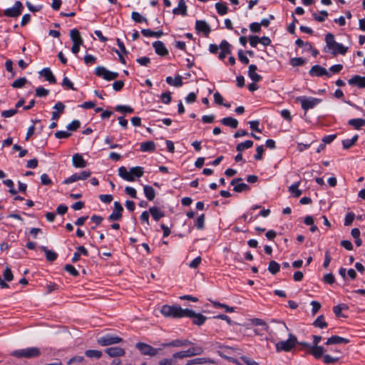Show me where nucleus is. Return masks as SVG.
Listing matches in <instances>:
<instances>
[{
  "mask_svg": "<svg viewBox=\"0 0 365 365\" xmlns=\"http://www.w3.org/2000/svg\"><path fill=\"white\" fill-rule=\"evenodd\" d=\"M325 41V52H328L330 51L331 53L334 56H336L337 54L344 55L347 52L348 48L341 43L336 42L334 40V36L331 33H328L326 34Z\"/></svg>",
  "mask_w": 365,
  "mask_h": 365,
  "instance_id": "1",
  "label": "nucleus"
},
{
  "mask_svg": "<svg viewBox=\"0 0 365 365\" xmlns=\"http://www.w3.org/2000/svg\"><path fill=\"white\" fill-rule=\"evenodd\" d=\"M187 309H182L180 306L163 305L161 307L160 312L166 317L182 318L185 317Z\"/></svg>",
  "mask_w": 365,
  "mask_h": 365,
  "instance_id": "2",
  "label": "nucleus"
},
{
  "mask_svg": "<svg viewBox=\"0 0 365 365\" xmlns=\"http://www.w3.org/2000/svg\"><path fill=\"white\" fill-rule=\"evenodd\" d=\"M41 352L39 348L36 346L27 347L26 349L14 350L11 353L12 356L21 359H34L41 355Z\"/></svg>",
  "mask_w": 365,
  "mask_h": 365,
  "instance_id": "3",
  "label": "nucleus"
},
{
  "mask_svg": "<svg viewBox=\"0 0 365 365\" xmlns=\"http://www.w3.org/2000/svg\"><path fill=\"white\" fill-rule=\"evenodd\" d=\"M298 341L295 335L292 333L289 334V337L287 340L279 341L275 344L277 352L285 351L289 352L297 344Z\"/></svg>",
  "mask_w": 365,
  "mask_h": 365,
  "instance_id": "4",
  "label": "nucleus"
},
{
  "mask_svg": "<svg viewBox=\"0 0 365 365\" xmlns=\"http://www.w3.org/2000/svg\"><path fill=\"white\" fill-rule=\"evenodd\" d=\"M297 101L300 102L302 108L305 111L314 108L322 102L320 98L306 96H299L297 98Z\"/></svg>",
  "mask_w": 365,
  "mask_h": 365,
  "instance_id": "5",
  "label": "nucleus"
},
{
  "mask_svg": "<svg viewBox=\"0 0 365 365\" xmlns=\"http://www.w3.org/2000/svg\"><path fill=\"white\" fill-rule=\"evenodd\" d=\"M123 341L121 337L110 334H105L97 339L98 344L103 346L118 344Z\"/></svg>",
  "mask_w": 365,
  "mask_h": 365,
  "instance_id": "6",
  "label": "nucleus"
},
{
  "mask_svg": "<svg viewBox=\"0 0 365 365\" xmlns=\"http://www.w3.org/2000/svg\"><path fill=\"white\" fill-rule=\"evenodd\" d=\"M135 347L140 351L143 355L155 356L158 354L160 349L153 347L151 345L144 342H138L135 344Z\"/></svg>",
  "mask_w": 365,
  "mask_h": 365,
  "instance_id": "7",
  "label": "nucleus"
},
{
  "mask_svg": "<svg viewBox=\"0 0 365 365\" xmlns=\"http://www.w3.org/2000/svg\"><path fill=\"white\" fill-rule=\"evenodd\" d=\"M95 73L106 81H112L118 77V73L110 71L103 66H98L95 70Z\"/></svg>",
  "mask_w": 365,
  "mask_h": 365,
  "instance_id": "8",
  "label": "nucleus"
},
{
  "mask_svg": "<svg viewBox=\"0 0 365 365\" xmlns=\"http://www.w3.org/2000/svg\"><path fill=\"white\" fill-rule=\"evenodd\" d=\"M24 6L20 1H16L11 8H8L4 11V14L7 17L16 18L22 13Z\"/></svg>",
  "mask_w": 365,
  "mask_h": 365,
  "instance_id": "9",
  "label": "nucleus"
},
{
  "mask_svg": "<svg viewBox=\"0 0 365 365\" xmlns=\"http://www.w3.org/2000/svg\"><path fill=\"white\" fill-rule=\"evenodd\" d=\"M185 317L192 318V323L197 326L202 325L207 319L205 316L200 313L197 314L193 310L189 309H187Z\"/></svg>",
  "mask_w": 365,
  "mask_h": 365,
  "instance_id": "10",
  "label": "nucleus"
},
{
  "mask_svg": "<svg viewBox=\"0 0 365 365\" xmlns=\"http://www.w3.org/2000/svg\"><path fill=\"white\" fill-rule=\"evenodd\" d=\"M123 212V207L121 204L115 201L114 202V209L112 213L108 216V220L110 222L118 221L122 217V212Z\"/></svg>",
  "mask_w": 365,
  "mask_h": 365,
  "instance_id": "11",
  "label": "nucleus"
},
{
  "mask_svg": "<svg viewBox=\"0 0 365 365\" xmlns=\"http://www.w3.org/2000/svg\"><path fill=\"white\" fill-rule=\"evenodd\" d=\"M242 179L241 178H237L232 180L230 184L234 185L233 190L236 192H242L244 191H248L250 190V187L244 182L238 183L241 182Z\"/></svg>",
  "mask_w": 365,
  "mask_h": 365,
  "instance_id": "12",
  "label": "nucleus"
},
{
  "mask_svg": "<svg viewBox=\"0 0 365 365\" xmlns=\"http://www.w3.org/2000/svg\"><path fill=\"white\" fill-rule=\"evenodd\" d=\"M309 73L312 76L320 77L326 76L328 78L331 76L330 73L327 71V70L319 65L313 66L309 70Z\"/></svg>",
  "mask_w": 365,
  "mask_h": 365,
  "instance_id": "13",
  "label": "nucleus"
},
{
  "mask_svg": "<svg viewBox=\"0 0 365 365\" xmlns=\"http://www.w3.org/2000/svg\"><path fill=\"white\" fill-rule=\"evenodd\" d=\"M195 29L198 33H203L205 36H207L211 31L209 24L202 20H197L195 22Z\"/></svg>",
  "mask_w": 365,
  "mask_h": 365,
  "instance_id": "14",
  "label": "nucleus"
},
{
  "mask_svg": "<svg viewBox=\"0 0 365 365\" xmlns=\"http://www.w3.org/2000/svg\"><path fill=\"white\" fill-rule=\"evenodd\" d=\"M192 344V342L187 339H175L168 343L162 344L163 347H182Z\"/></svg>",
  "mask_w": 365,
  "mask_h": 365,
  "instance_id": "15",
  "label": "nucleus"
},
{
  "mask_svg": "<svg viewBox=\"0 0 365 365\" xmlns=\"http://www.w3.org/2000/svg\"><path fill=\"white\" fill-rule=\"evenodd\" d=\"M153 46L155 49V53L160 56H165L168 54V50L165 47L163 42L160 41H155L153 43Z\"/></svg>",
  "mask_w": 365,
  "mask_h": 365,
  "instance_id": "16",
  "label": "nucleus"
},
{
  "mask_svg": "<svg viewBox=\"0 0 365 365\" xmlns=\"http://www.w3.org/2000/svg\"><path fill=\"white\" fill-rule=\"evenodd\" d=\"M105 352L110 357L122 356L125 354L124 349L118 346L107 348Z\"/></svg>",
  "mask_w": 365,
  "mask_h": 365,
  "instance_id": "17",
  "label": "nucleus"
},
{
  "mask_svg": "<svg viewBox=\"0 0 365 365\" xmlns=\"http://www.w3.org/2000/svg\"><path fill=\"white\" fill-rule=\"evenodd\" d=\"M348 83L351 86H356L360 88H365V76L355 75L348 81Z\"/></svg>",
  "mask_w": 365,
  "mask_h": 365,
  "instance_id": "18",
  "label": "nucleus"
},
{
  "mask_svg": "<svg viewBox=\"0 0 365 365\" xmlns=\"http://www.w3.org/2000/svg\"><path fill=\"white\" fill-rule=\"evenodd\" d=\"M72 162L73 166L77 168H83L87 166V162L79 153H76L73 155Z\"/></svg>",
  "mask_w": 365,
  "mask_h": 365,
  "instance_id": "19",
  "label": "nucleus"
},
{
  "mask_svg": "<svg viewBox=\"0 0 365 365\" xmlns=\"http://www.w3.org/2000/svg\"><path fill=\"white\" fill-rule=\"evenodd\" d=\"M324 353V349L321 346H312L310 347V350L308 351V354L312 355L317 359L323 357Z\"/></svg>",
  "mask_w": 365,
  "mask_h": 365,
  "instance_id": "20",
  "label": "nucleus"
},
{
  "mask_svg": "<svg viewBox=\"0 0 365 365\" xmlns=\"http://www.w3.org/2000/svg\"><path fill=\"white\" fill-rule=\"evenodd\" d=\"M349 342V339L346 338H344L337 335L331 336L328 338L326 342L327 345L331 344H348Z\"/></svg>",
  "mask_w": 365,
  "mask_h": 365,
  "instance_id": "21",
  "label": "nucleus"
},
{
  "mask_svg": "<svg viewBox=\"0 0 365 365\" xmlns=\"http://www.w3.org/2000/svg\"><path fill=\"white\" fill-rule=\"evenodd\" d=\"M257 67L256 65L251 64L249 66L248 76L253 82H259L262 80V76L256 73Z\"/></svg>",
  "mask_w": 365,
  "mask_h": 365,
  "instance_id": "22",
  "label": "nucleus"
},
{
  "mask_svg": "<svg viewBox=\"0 0 365 365\" xmlns=\"http://www.w3.org/2000/svg\"><path fill=\"white\" fill-rule=\"evenodd\" d=\"M40 75L43 76L46 81H48L50 83H56V80L53 74L52 73L51 69L49 68H44L40 72Z\"/></svg>",
  "mask_w": 365,
  "mask_h": 365,
  "instance_id": "23",
  "label": "nucleus"
},
{
  "mask_svg": "<svg viewBox=\"0 0 365 365\" xmlns=\"http://www.w3.org/2000/svg\"><path fill=\"white\" fill-rule=\"evenodd\" d=\"M118 175L123 180L128 182H133L135 180L133 176L130 174L126 168L124 166H121L118 168Z\"/></svg>",
  "mask_w": 365,
  "mask_h": 365,
  "instance_id": "24",
  "label": "nucleus"
},
{
  "mask_svg": "<svg viewBox=\"0 0 365 365\" xmlns=\"http://www.w3.org/2000/svg\"><path fill=\"white\" fill-rule=\"evenodd\" d=\"M173 13L175 15L181 14L182 16H185L187 14V6L185 4V1L184 0H180L178 7L173 10Z\"/></svg>",
  "mask_w": 365,
  "mask_h": 365,
  "instance_id": "25",
  "label": "nucleus"
},
{
  "mask_svg": "<svg viewBox=\"0 0 365 365\" xmlns=\"http://www.w3.org/2000/svg\"><path fill=\"white\" fill-rule=\"evenodd\" d=\"M149 212L155 221H158L165 216V213L158 207H151L149 208Z\"/></svg>",
  "mask_w": 365,
  "mask_h": 365,
  "instance_id": "26",
  "label": "nucleus"
},
{
  "mask_svg": "<svg viewBox=\"0 0 365 365\" xmlns=\"http://www.w3.org/2000/svg\"><path fill=\"white\" fill-rule=\"evenodd\" d=\"M155 150V144L153 141L149 140L140 143L142 152H153Z\"/></svg>",
  "mask_w": 365,
  "mask_h": 365,
  "instance_id": "27",
  "label": "nucleus"
},
{
  "mask_svg": "<svg viewBox=\"0 0 365 365\" xmlns=\"http://www.w3.org/2000/svg\"><path fill=\"white\" fill-rule=\"evenodd\" d=\"M348 125L352 126L356 130H359L365 125V119L353 118L348 121Z\"/></svg>",
  "mask_w": 365,
  "mask_h": 365,
  "instance_id": "28",
  "label": "nucleus"
},
{
  "mask_svg": "<svg viewBox=\"0 0 365 365\" xmlns=\"http://www.w3.org/2000/svg\"><path fill=\"white\" fill-rule=\"evenodd\" d=\"M221 123L224 125L229 126L232 128H236L238 125V120L232 117H226L220 120Z\"/></svg>",
  "mask_w": 365,
  "mask_h": 365,
  "instance_id": "29",
  "label": "nucleus"
},
{
  "mask_svg": "<svg viewBox=\"0 0 365 365\" xmlns=\"http://www.w3.org/2000/svg\"><path fill=\"white\" fill-rule=\"evenodd\" d=\"M40 249L45 252L46 259L49 262H53L57 259L58 255L53 251L49 250L46 247L41 246Z\"/></svg>",
  "mask_w": 365,
  "mask_h": 365,
  "instance_id": "30",
  "label": "nucleus"
},
{
  "mask_svg": "<svg viewBox=\"0 0 365 365\" xmlns=\"http://www.w3.org/2000/svg\"><path fill=\"white\" fill-rule=\"evenodd\" d=\"M166 82L168 84L175 87H180L182 85V79L180 76H178L175 78L168 76L166 78Z\"/></svg>",
  "mask_w": 365,
  "mask_h": 365,
  "instance_id": "31",
  "label": "nucleus"
},
{
  "mask_svg": "<svg viewBox=\"0 0 365 365\" xmlns=\"http://www.w3.org/2000/svg\"><path fill=\"white\" fill-rule=\"evenodd\" d=\"M299 185L300 181H298L289 187V192H291L294 197H299L302 194V191L299 189Z\"/></svg>",
  "mask_w": 365,
  "mask_h": 365,
  "instance_id": "32",
  "label": "nucleus"
},
{
  "mask_svg": "<svg viewBox=\"0 0 365 365\" xmlns=\"http://www.w3.org/2000/svg\"><path fill=\"white\" fill-rule=\"evenodd\" d=\"M143 190L145 197L148 200H153L155 196V192L154 189L150 185H145L143 187Z\"/></svg>",
  "mask_w": 365,
  "mask_h": 365,
  "instance_id": "33",
  "label": "nucleus"
},
{
  "mask_svg": "<svg viewBox=\"0 0 365 365\" xmlns=\"http://www.w3.org/2000/svg\"><path fill=\"white\" fill-rule=\"evenodd\" d=\"M70 36L73 43H83V39L81 37L80 32L76 29L70 31Z\"/></svg>",
  "mask_w": 365,
  "mask_h": 365,
  "instance_id": "34",
  "label": "nucleus"
},
{
  "mask_svg": "<svg viewBox=\"0 0 365 365\" xmlns=\"http://www.w3.org/2000/svg\"><path fill=\"white\" fill-rule=\"evenodd\" d=\"M252 146H253V141L250 140H247L245 142L237 144L236 146V150L240 153L245 149L252 148Z\"/></svg>",
  "mask_w": 365,
  "mask_h": 365,
  "instance_id": "35",
  "label": "nucleus"
},
{
  "mask_svg": "<svg viewBox=\"0 0 365 365\" xmlns=\"http://www.w3.org/2000/svg\"><path fill=\"white\" fill-rule=\"evenodd\" d=\"M129 173L133 176L134 178L135 177L140 178L144 174V169L143 167L140 166L133 167L130 169Z\"/></svg>",
  "mask_w": 365,
  "mask_h": 365,
  "instance_id": "36",
  "label": "nucleus"
},
{
  "mask_svg": "<svg viewBox=\"0 0 365 365\" xmlns=\"http://www.w3.org/2000/svg\"><path fill=\"white\" fill-rule=\"evenodd\" d=\"M280 269V265L274 260H272L269 263L268 271L272 274H276Z\"/></svg>",
  "mask_w": 365,
  "mask_h": 365,
  "instance_id": "37",
  "label": "nucleus"
},
{
  "mask_svg": "<svg viewBox=\"0 0 365 365\" xmlns=\"http://www.w3.org/2000/svg\"><path fill=\"white\" fill-rule=\"evenodd\" d=\"M28 82V80L25 77H21L19 78L16 79L12 83L11 86L14 88H23L26 83Z\"/></svg>",
  "mask_w": 365,
  "mask_h": 365,
  "instance_id": "38",
  "label": "nucleus"
},
{
  "mask_svg": "<svg viewBox=\"0 0 365 365\" xmlns=\"http://www.w3.org/2000/svg\"><path fill=\"white\" fill-rule=\"evenodd\" d=\"M215 9H216L218 14H220L221 16L226 14L228 11V8H227L226 4H225V3H220V2L216 3Z\"/></svg>",
  "mask_w": 365,
  "mask_h": 365,
  "instance_id": "39",
  "label": "nucleus"
},
{
  "mask_svg": "<svg viewBox=\"0 0 365 365\" xmlns=\"http://www.w3.org/2000/svg\"><path fill=\"white\" fill-rule=\"evenodd\" d=\"M85 355L88 358L100 359L102 356V352L99 350L88 349L85 351Z\"/></svg>",
  "mask_w": 365,
  "mask_h": 365,
  "instance_id": "40",
  "label": "nucleus"
},
{
  "mask_svg": "<svg viewBox=\"0 0 365 365\" xmlns=\"http://www.w3.org/2000/svg\"><path fill=\"white\" fill-rule=\"evenodd\" d=\"M313 325L316 327L323 329L327 327V323L325 322L324 316L319 315L313 322Z\"/></svg>",
  "mask_w": 365,
  "mask_h": 365,
  "instance_id": "41",
  "label": "nucleus"
},
{
  "mask_svg": "<svg viewBox=\"0 0 365 365\" xmlns=\"http://www.w3.org/2000/svg\"><path fill=\"white\" fill-rule=\"evenodd\" d=\"M348 306L345 304H341L333 307V312L337 317H343L344 315L341 314L343 309H347Z\"/></svg>",
  "mask_w": 365,
  "mask_h": 365,
  "instance_id": "42",
  "label": "nucleus"
},
{
  "mask_svg": "<svg viewBox=\"0 0 365 365\" xmlns=\"http://www.w3.org/2000/svg\"><path fill=\"white\" fill-rule=\"evenodd\" d=\"M213 307L215 308H222L225 309L226 312H233L235 311V308L232 307H229L225 304H222L218 302H212Z\"/></svg>",
  "mask_w": 365,
  "mask_h": 365,
  "instance_id": "43",
  "label": "nucleus"
},
{
  "mask_svg": "<svg viewBox=\"0 0 365 365\" xmlns=\"http://www.w3.org/2000/svg\"><path fill=\"white\" fill-rule=\"evenodd\" d=\"M205 214L200 215L195 220V225L197 230H202L205 227Z\"/></svg>",
  "mask_w": 365,
  "mask_h": 365,
  "instance_id": "44",
  "label": "nucleus"
},
{
  "mask_svg": "<svg viewBox=\"0 0 365 365\" xmlns=\"http://www.w3.org/2000/svg\"><path fill=\"white\" fill-rule=\"evenodd\" d=\"M312 16L314 20L319 22H323L324 21L325 19L328 16V12L324 10L320 11V14L314 13Z\"/></svg>",
  "mask_w": 365,
  "mask_h": 365,
  "instance_id": "45",
  "label": "nucleus"
},
{
  "mask_svg": "<svg viewBox=\"0 0 365 365\" xmlns=\"http://www.w3.org/2000/svg\"><path fill=\"white\" fill-rule=\"evenodd\" d=\"M115 110L118 112L132 113L134 109L128 106L118 105L115 106Z\"/></svg>",
  "mask_w": 365,
  "mask_h": 365,
  "instance_id": "46",
  "label": "nucleus"
},
{
  "mask_svg": "<svg viewBox=\"0 0 365 365\" xmlns=\"http://www.w3.org/2000/svg\"><path fill=\"white\" fill-rule=\"evenodd\" d=\"M48 93H49V91L44 88L42 86L38 87L35 91L36 96L39 97V98L46 97V96L48 95Z\"/></svg>",
  "mask_w": 365,
  "mask_h": 365,
  "instance_id": "47",
  "label": "nucleus"
},
{
  "mask_svg": "<svg viewBox=\"0 0 365 365\" xmlns=\"http://www.w3.org/2000/svg\"><path fill=\"white\" fill-rule=\"evenodd\" d=\"M219 48L221 49V51L231 53V45L226 40H222L221 41Z\"/></svg>",
  "mask_w": 365,
  "mask_h": 365,
  "instance_id": "48",
  "label": "nucleus"
},
{
  "mask_svg": "<svg viewBox=\"0 0 365 365\" xmlns=\"http://www.w3.org/2000/svg\"><path fill=\"white\" fill-rule=\"evenodd\" d=\"M339 360V357H334L329 354H324L323 356V361L326 364H334Z\"/></svg>",
  "mask_w": 365,
  "mask_h": 365,
  "instance_id": "49",
  "label": "nucleus"
},
{
  "mask_svg": "<svg viewBox=\"0 0 365 365\" xmlns=\"http://www.w3.org/2000/svg\"><path fill=\"white\" fill-rule=\"evenodd\" d=\"M207 362H210V361L206 358H196L188 361L186 365L201 364Z\"/></svg>",
  "mask_w": 365,
  "mask_h": 365,
  "instance_id": "50",
  "label": "nucleus"
},
{
  "mask_svg": "<svg viewBox=\"0 0 365 365\" xmlns=\"http://www.w3.org/2000/svg\"><path fill=\"white\" fill-rule=\"evenodd\" d=\"M305 63V60L301 57H295L290 59V64L294 66H302Z\"/></svg>",
  "mask_w": 365,
  "mask_h": 365,
  "instance_id": "51",
  "label": "nucleus"
},
{
  "mask_svg": "<svg viewBox=\"0 0 365 365\" xmlns=\"http://www.w3.org/2000/svg\"><path fill=\"white\" fill-rule=\"evenodd\" d=\"M131 18L133 21H135L137 23H141V22H147V19L142 16L138 12L133 11L131 14Z\"/></svg>",
  "mask_w": 365,
  "mask_h": 365,
  "instance_id": "52",
  "label": "nucleus"
},
{
  "mask_svg": "<svg viewBox=\"0 0 365 365\" xmlns=\"http://www.w3.org/2000/svg\"><path fill=\"white\" fill-rule=\"evenodd\" d=\"M161 101L165 104H169L172 101L171 93L168 91L163 93L160 96Z\"/></svg>",
  "mask_w": 365,
  "mask_h": 365,
  "instance_id": "53",
  "label": "nucleus"
},
{
  "mask_svg": "<svg viewBox=\"0 0 365 365\" xmlns=\"http://www.w3.org/2000/svg\"><path fill=\"white\" fill-rule=\"evenodd\" d=\"M177 361L173 357L172 358H164L159 361V365H176Z\"/></svg>",
  "mask_w": 365,
  "mask_h": 365,
  "instance_id": "54",
  "label": "nucleus"
},
{
  "mask_svg": "<svg viewBox=\"0 0 365 365\" xmlns=\"http://www.w3.org/2000/svg\"><path fill=\"white\" fill-rule=\"evenodd\" d=\"M355 217V214L354 212H348L344 219V225L349 226L352 224Z\"/></svg>",
  "mask_w": 365,
  "mask_h": 365,
  "instance_id": "55",
  "label": "nucleus"
},
{
  "mask_svg": "<svg viewBox=\"0 0 365 365\" xmlns=\"http://www.w3.org/2000/svg\"><path fill=\"white\" fill-rule=\"evenodd\" d=\"M64 269L73 277H78L79 275V272L71 264H66L64 267Z\"/></svg>",
  "mask_w": 365,
  "mask_h": 365,
  "instance_id": "56",
  "label": "nucleus"
},
{
  "mask_svg": "<svg viewBox=\"0 0 365 365\" xmlns=\"http://www.w3.org/2000/svg\"><path fill=\"white\" fill-rule=\"evenodd\" d=\"M81 123L78 120H73L71 123L67 125V128L71 131H76L80 128Z\"/></svg>",
  "mask_w": 365,
  "mask_h": 365,
  "instance_id": "57",
  "label": "nucleus"
},
{
  "mask_svg": "<svg viewBox=\"0 0 365 365\" xmlns=\"http://www.w3.org/2000/svg\"><path fill=\"white\" fill-rule=\"evenodd\" d=\"M3 276H4V280L8 281V282H11L14 278L12 272L9 267H6L5 269V270L4 271V273H3Z\"/></svg>",
  "mask_w": 365,
  "mask_h": 365,
  "instance_id": "58",
  "label": "nucleus"
},
{
  "mask_svg": "<svg viewBox=\"0 0 365 365\" xmlns=\"http://www.w3.org/2000/svg\"><path fill=\"white\" fill-rule=\"evenodd\" d=\"M264 151V150L263 145L257 146L256 148V154L255 155L254 158L257 160H262Z\"/></svg>",
  "mask_w": 365,
  "mask_h": 365,
  "instance_id": "59",
  "label": "nucleus"
},
{
  "mask_svg": "<svg viewBox=\"0 0 365 365\" xmlns=\"http://www.w3.org/2000/svg\"><path fill=\"white\" fill-rule=\"evenodd\" d=\"M55 137L58 139L68 138L71 134L67 131L58 130L55 133Z\"/></svg>",
  "mask_w": 365,
  "mask_h": 365,
  "instance_id": "60",
  "label": "nucleus"
},
{
  "mask_svg": "<svg viewBox=\"0 0 365 365\" xmlns=\"http://www.w3.org/2000/svg\"><path fill=\"white\" fill-rule=\"evenodd\" d=\"M84 360V357L82 356H75L68 361L67 364L71 365L73 363H82Z\"/></svg>",
  "mask_w": 365,
  "mask_h": 365,
  "instance_id": "61",
  "label": "nucleus"
},
{
  "mask_svg": "<svg viewBox=\"0 0 365 365\" xmlns=\"http://www.w3.org/2000/svg\"><path fill=\"white\" fill-rule=\"evenodd\" d=\"M323 280L325 283H327L329 284H332L335 282V278H334V276L331 273H328L324 276Z\"/></svg>",
  "mask_w": 365,
  "mask_h": 365,
  "instance_id": "62",
  "label": "nucleus"
},
{
  "mask_svg": "<svg viewBox=\"0 0 365 365\" xmlns=\"http://www.w3.org/2000/svg\"><path fill=\"white\" fill-rule=\"evenodd\" d=\"M137 63H138L140 66H148L150 63V58L147 56H143L136 59Z\"/></svg>",
  "mask_w": 365,
  "mask_h": 365,
  "instance_id": "63",
  "label": "nucleus"
},
{
  "mask_svg": "<svg viewBox=\"0 0 365 365\" xmlns=\"http://www.w3.org/2000/svg\"><path fill=\"white\" fill-rule=\"evenodd\" d=\"M41 182L43 185H50L52 184V181L48 177V175L46 173H43L41 176Z\"/></svg>",
  "mask_w": 365,
  "mask_h": 365,
  "instance_id": "64",
  "label": "nucleus"
}]
</instances>
